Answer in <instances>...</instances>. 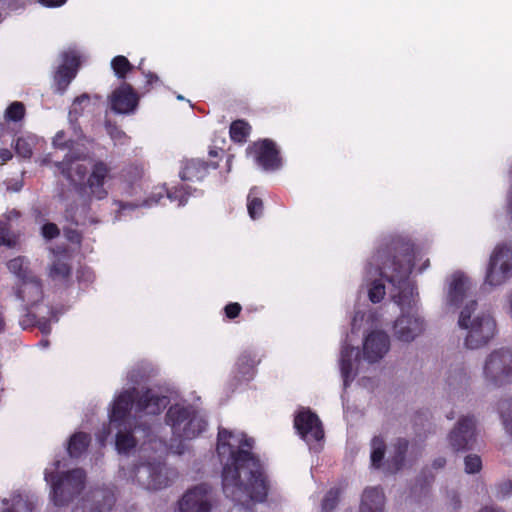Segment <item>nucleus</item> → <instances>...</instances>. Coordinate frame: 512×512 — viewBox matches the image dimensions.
Wrapping results in <instances>:
<instances>
[{
  "mask_svg": "<svg viewBox=\"0 0 512 512\" xmlns=\"http://www.w3.org/2000/svg\"><path fill=\"white\" fill-rule=\"evenodd\" d=\"M254 439L227 429L218 432L217 452L230 457L222 469V489L235 502L229 512H255L251 501L264 502L269 481L260 459L252 452Z\"/></svg>",
  "mask_w": 512,
  "mask_h": 512,
  "instance_id": "1",
  "label": "nucleus"
},
{
  "mask_svg": "<svg viewBox=\"0 0 512 512\" xmlns=\"http://www.w3.org/2000/svg\"><path fill=\"white\" fill-rule=\"evenodd\" d=\"M414 259L413 242L399 235L383 237L372 256L381 278L392 286L393 301L401 308L410 306L412 302L413 287L409 275L414 267Z\"/></svg>",
  "mask_w": 512,
  "mask_h": 512,
  "instance_id": "2",
  "label": "nucleus"
},
{
  "mask_svg": "<svg viewBox=\"0 0 512 512\" xmlns=\"http://www.w3.org/2000/svg\"><path fill=\"white\" fill-rule=\"evenodd\" d=\"M477 305L476 300H469L462 308L458 320L459 327L468 330L465 345L469 349H478L487 345L497 333L496 321L489 313L477 315L471 321Z\"/></svg>",
  "mask_w": 512,
  "mask_h": 512,
  "instance_id": "3",
  "label": "nucleus"
},
{
  "mask_svg": "<svg viewBox=\"0 0 512 512\" xmlns=\"http://www.w3.org/2000/svg\"><path fill=\"white\" fill-rule=\"evenodd\" d=\"M165 422L172 429L173 435L183 439H194L207 427V422L192 405L179 403L169 407Z\"/></svg>",
  "mask_w": 512,
  "mask_h": 512,
  "instance_id": "4",
  "label": "nucleus"
},
{
  "mask_svg": "<svg viewBox=\"0 0 512 512\" xmlns=\"http://www.w3.org/2000/svg\"><path fill=\"white\" fill-rule=\"evenodd\" d=\"M45 480L51 483V497L55 506L68 505L85 487L86 473L75 468L62 473H45Z\"/></svg>",
  "mask_w": 512,
  "mask_h": 512,
  "instance_id": "5",
  "label": "nucleus"
},
{
  "mask_svg": "<svg viewBox=\"0 0 512 512\" xmlns=\"http://www.w3.org/2000/svg\"><path fill=\"white\" fill-rule=\"evenodd\" d=\"M485 378L495 386L512 381V349L500 348L489 354L484 365Z\"/></svg>",
  "mask_w": 512,
  "mask_h": 512,
  "instance_id": "6",
  "label": "nucleus"
},
{
  "mask_svg": "<svg viewBox=\"0 0 512 512\" xmlns=\"http://www.w3.org/2000/svg\"><path fill=\"white\" fill-rule=\"evenodd\" d=\"M512 275V248L497 245L492 252L485 275V284L499 286Z\"/></svg>",
  "mask_w": 512,
  "mask_h": 512,
  "instance_id": "7",
  "label": "nucleus"
},
{
  "mask_svg": "<svg viewBox=\"0 0 512 512\" xmlns=\"http://www.w3.org/2000/svg\"><path fill=\"white\" fill-rule=\"evenodd\" d=\"M246 153L264 171H276L282 167L280 150L276 143L269 138L259 139L249 144Z\"/></svg>",
  "mask_w": 512,
  "mask_h": 512,
  "instance_id": "8",
  "label": "nucleus"
},
{
  "mask_svg": "<svg viewBox=\"0 0 512 512\" xmlns=\"http://www.w3.org/2000/svg\"><path fill=\"white\" fill-rule=\"evenodd\" d=\"M112 168L104 160L97 159L91 165L90 173L86 179L85 194L89 200H103L108 196L105 188L106 181L112 179Z\"/></svg>",
  "mask_w": 512,
  "mask_h": 512,
  "instance_id": "9",
  "label": "nucleus"
},
{
  "mask_svg": "<svg viewBox=\"0 0 512 512\" xmlns=\"http://www.w3.org/2000/svg\"><path fill=\"white\" fill-rule=\"evenodd\" d=\"M134 477L147 490H159L169 485L165 464L161 461L136 465Z\"/></svg>",
  "mask_w": 512,
  "mask_h": 512,
  "instance_id": "10",
  "label": "nucleus"
},
{
  "mask_svg": "<svg viewBox=\"0 0 512 512\" xmlns=\"http://www.w3.org/2000/svg\"><path fill=\"white\" fill-rule=\"evenodd\" d=\"M78 157L68 153L62 161L55 162V167L61 175L70 183L74 190L80 195L85 194V184L88 175L87 167L78 162Z\"/></svg>",
  "mask_w": 512,
  "mask_h": 512,
  "instance_id": "11",
  "label": "nucleus"
},
{
  "mask_svg": "<svg viewBox=\"0 0 512 512\" xmlns=\"http://www.w3.org/2000/svg\"><path fill=\"white\" fill-rule=\"evenodd\" d=\"M212 501V487L201 483L183 495L179 501V509L181 512H210Z\"/></svg>",
  "mask_w": 512,
  "mask_h": 512,
  "instance_id": "12",
  "label": "nucleus"
},
{
  "mask_svg": "<svg viewBox=\"0 0 512 512\" xmlns=\"http://www.w3.org/2000/svg\"><path fill=\"white\" fill-rule=\"evenodd\" d=\"M476 421L473 416L461 417L454 429L450 432L448 440L455 451L469 450L472 448L476 437Z\"/></svg>",
  "mask_w": 512,
  "mask_h": 512,
  "instance_id": "13",
  "label": "nucleus"
},
{
  "mask_svg": "<svg viewBox=\"0 0 512 512\" xmlns=\"http://www.w3.org/2000/svg\"><path fill=\"white\" fill-rule=\"evenodd\" d=\"M294 427L305 441H321L324 438L322 423L310 409L300 410L295 415Z\"/></svg>",
  "mask_w": 512,
  "mask_h": 512,
  "instance_id": "14",
  "label": "nucleus"
},
{
  "mask_svg": "<svg viewBox=\"0 0 512 512\" xmlns=\"http://www.w3.org/2000/svg\"><path fill=\"white\" fill-rule=\"evenodd\" d=\"M139 95L131 84L123 81L110 96L111 110L117 114L133 113L139 104Z\"/></svg>",
  "mask_w": 512,
  "mask_h": 512,
  "instance_id": "15",
  "label": "nucleus"
},
{
  "mask_svg": "<svg viewBox=\"0 0 512 512\" xmlns=\"http://www.w3.org/2000/svg\"><path fill=\"white\" fill-rule=\"evenodd\" d=\"M168 398L151 388L137 389L135 394V412L137 414L159 415L165 409Z\"/></svg>",
  "mask_w": 512,
  "mask_h": 512,
  "instance_id": "16",
  "label": "nucleus"
},
{
  "mask_svg": "<svg viewBox=\"0 0 512 512\" xmlns=\"http://www.w3.org/2000/svg\"><path fill=\"white\" fill-rule=\"evenodd\" d=\"M63 63L58 67L54 81L56 90L63 94L72 80L76 77L79 66L80 57L75 51L64 52L62 55Z\"/></svg>",
  "mask_w": 512,
  "mask_h": 512,
  "instance_id": "17",
  "label": "nucleus"
},
{
  "mask_svg": "<svg viewBox=\"0 0 512 512\" xmlns=\"http://www.w3.org/2000/svg\"><path fill=\"white\" fill-rule=\"evenodd\" d=\"M137 388L122 391L114 400L109 414L110 422L116 427H122L130 420L129 415L132 407L135 408V394Z\"/></svg>",
  "mask_w": 512,
  "mask_h": 512,
  "instance_id": "18",
  "label": "nucleus"
},
{
  "mask_svg": "<svg viewBox=\"0 0 512 512\" xmlns=\"http://www.w3.org/2000/svg\"><path fill=\"white\" fill-rule=\"evenodd\" d=\"M389 348V336L383 331H372L363 343L364 357L368 362L375 363L384 357Z\"/></svg>",
  "mask_w": 512,
  "mask_h": 512,
  "instance_id": "19",
  "label": "nucleus"
},
{
  "mask_svg": "<svg viewBox=\"0 0 512 512\" xmlns=\"http://www.w3.org/2000/svg\"><path fill=\"white\" fill-rule=\"evenodd\" d=\"M424 320L419 316H399L394 323V335L403 342H411L424 331Z\"/></svg>",
  "mask_w": 512,
  "mask_h": 512,
  "instance_id": "20",
  "label": "nucleus"
},
{
  "mask_svg": "<svg viewBox=\"0 0 512 512\" xmlns=\"http://www.w3.org/2000/svg\"><path fill=\"white\" fill-rule=\"evenodd\" d=\"M218 163L200 159H188L182 162L179 176L182 181L198 182L207 177L211 170H216Z\"/></svg>",
  "mask_w": 512,
  "mask_h": 512,
  "instance_id": "21",
  "label": "nucleus"
},
{
  "mask_svg": "<svg viewBox=\"0 0 512 512\" xmlns=\"http://www.w3.org/2000/svg\"><path fill=\"white\" fill-rule=\"evenodd\" d=\"M15 296L24 303V308L29 309L43 298V288L40 279L35 276L22 283H17Z\"/></svg>",
  "mask_w": 512,
  "mask_h": 512,
  "instance_id": "22",
  "label": "nucleus"
},
{
  "mask_svg": "<svg viewBox=\"0 0 512 512\" xmlns=\"http://www.w3.org/2000/svg\"><path fill=\"white\" fill-rule=\"evenodd\" d=\"M469 279L461 272L452 275L447 295L449 306L459 307L466 299L467 292L470 289Z\"/></svg>",
  "mask_w": 512,
  "mask_h": 512,
  "instance_id": "23",
  "label": "nucleus"
},
{
  "mask_svg": "<svg viewBox=\"0 0 512 512\" xmlns=\"http://www.w3.org/2000/svg\"><path fill=\"white\" fill-rule=\"evenodd\" d=\"M385 495L380 487L366 488L362 494L360 512H384Z\"/></svg>",
  "mask_w": 512,
  "mask_h": 512,
  "instance_id": "24",
  "label": "nucleus"
},
{
  "mask_svg": "<svg viewBox=\"0 0 512 512\" xmlns=\"http://www.w3.org/2000/svg\"><path fill=\"white\" fill-rule=\"evenodd\" d=\"M409 448V441L405 438H398L393 444V453L386 461V471L396 473L404 466L406 454Z\"/></svg>",
  "mask_w": 512,
  "mask_h": 512,
  "instance_id": "25",
  "label": "nucleus"
},
{
  "mask_svg": "<svg viewBox=\"0 0 512 512\" xmlns=\"http://www.w3.org/2000/svg\"><path fill=\"white\" fill-rule=\"evenodd\" d=\"M8 270L16 276L18 283L33 279L36 275L30 268V262L25 256H17L10 259L6 264Z\"/></svg>",
  "mask_w": 512,
  "mask_h": 512,
  "instance_id": "26",
  "label": "nucleus"
},
{
  "mask_svg": "<svg viewBox=\"0 0 512 512\" xmlns=\"http://www.w3.org/2000/svg\"><path fill=\"white\" fill-rule=\"evenodd\" d=\"M91 443V436L86 432H76L69 438L67 452L71 458H79L88 449Z\"/></svg>",
  "mask_w": 512,
  "mask_h": 512,
  "instance_id": "27",
  "label": "nucleus"
},
{
  "mask_svg": "<svg viewBox=\"0 0 512 512\" xmlns=\"http://www.w3.org/2000/svg\"><path fill=\"white\" fill-rule=\"evenodd\" d=\"M371 453L370 460L371 466L375 469H380L384 466V459L386 454V441L385 439L378 435L374 436L370 442Z\"/></svg>",
  "mask_w": 512,
  "mask_h": 512,
  "instance_id": "28",
  "label": "nucleus"
},
{
  "mask_svg": "<svg viewBox=\"0 0 512 512\" xmlns=\"http://www.w3.org/2000/svg\"><path fill=\"white\" fill-rule=\"evenodd\" d=\"M115 446L119 453H128L137 446V440L132 429H127L126 424L117 427Z\"/></svg>",
  "mask_w": 512,
  "mask_h": 512,
  "instance_id": "29",
  "label": "nucleus"
},
{
  "mask_svg": "<svg viewBox=\"0 0 512 512\" xmlns=\"http://www.w3.org/2000/svg\"><path fill=\"white\" fill-rule=\"evenodd\" d=\"M71 273H72L71 265L67 261H65L61 258L55 259L49 269V277L53 281H59V282H63V283H66L69 281V279L71 277Z\"/></svg>",
  "mask_w": 512,
  "mask_h": 512,
  "instance_id": "30",
  "label": "nucleus"
},
{
  "mask_svg": "<svg viewBox=\"0 0 512 512\" xmlns=\"http://www.w3.org/2000/svg\"><path fill=\"white\" fill-rule=\"evenodd\" d=\"M250 124L243 119L233 121L229 127L230 139L235 143L243 144L247 141L251 133Z\"/></svg>",
  "mask_w": 512,
  "mask_h": 512,
  "instance_id": "31",
  "label": "nucleus"
},
{
  "mask_svg": "<svg viewBox=\"0 0 512 512\" xmlns=\"http://www.w3.org/2000/svg\"><path fill=\"white\" fill-rule=\"evenodd\" d=\"M355 354L354 347L344 345L340 353V370L344 379V384L347 385L353 370V357Z\"/></svg>",
  "mask_w": 512,
  "mask_h": 512,
  "instance_id": "32",
  "label": "nucleus"
},
{
  "mask_svg": "<svg viewBox=\"0 0 512 512\" xmlns=\"http://www.w3.org/2000/svg\"><path fill=\"white\" fill-rule=\"evenodd\" d=\"M260 359L252 351H244L237 359V369L243 376L249 375L253 372L254 368L259 364Z\"/></svg>",
  "mask_w": 512,
  "mask_h": 512,
  "instance_id": "33",
  "label": "nucleus"
},
{
  "mask_svg": "<svg viewBox=\"0 0 512 512\" xmlns=\"http://www.w3.org/2000/svg\"><path fill=\"white\" fill-rule=\"evenodd\" d=\"M111 68L118 79L125 80L127 75L134 69H137L123 55H117L111 60Z\"/></svg>",
  "mask_w": 512,
  "mask_h": 512,
  "instance_id": "34",
  "label": "nucleus"
},
{
  "mask_svg": "<svg viewBox=\"0 0 512 512\" xmlns=\"http://www.w3.org/2000/svg\"><path fill=\"white\" fill-rule=\"evenodd\" d=\"M247 210L252 219H257L263 214L264 204L257 196V188H252L247 196Z\"/></svg>",
  "mask_w": 512,
  "mask_h": 512,
  "instance_id": "35",
  "label": "nucleus"
},
{
  "mask_svg": "<svg viewBox=\"0 0 512 512\" xmlns=\"http://www.w3.org/2000/svg\"><path fill=\"white\" fill-rule=\"evenodd\" d=\"M18 240V235L11 231L10 223L0 220V247L15 248Z\"/></svg>",
  "mask_w": 512,
  "mask_h": 512,
  "instance_id": "36",
  "label": "nucleus"
},
{
  "mask_svg": "<svg viewBox=\"0 0 512 512\" xmlns=\"http://www.w3.org/2000/svg\"><path fill=\"white\" fill-rule=\"evenodd\" d=\"M102 500V504H97L95 507H90L88 512H110L115 503L114 496L110 494L103 495ZM86 509V502L83 501L81 505H77L74 508L73 512H87Z\"/></svg>",
  "mask_w": 512,
  "mask_h": 512,
  "instance_id": "37",
  "label": "nucleus"
},
{
  "mask_svg": "<svg viewBox=\"0 0 512 512\" xmlns=\"http://www.w3.org/2000/svg\"><path fill=\"white\" fill-rule=\"evenodd\" d=\"M33 504L20 494L13 495L10 504L3 509V512H32Z\"/></svg>",
  "mask_w": 512,
  "mask_h": 512,
  "instance_id": "38",
  "label": "nucleus"
},
{
  "mask_svg": "<svg viewBox=\"0 0 512 512\" xmlns=\"http://www.w3.org/2000/svg\"><path fill=\"white\" fill-rule=\"evenodd\" d=\"M89 103L90 96L86 93L76 97L70 107L68 118H71L73 121L79 120L84 113L85 106Z\"/></svg>",
  "mask_w": 512,
  "mask_h": 512,
  "instance_id": "39",
  "label": "nucleus"
},
{
  "mask_svg": "<svg viewBox=\"0 0 512 512\" xmlns=\"http://www.w3.org/2000/svg\"><path fill=\"white\" fill-rule=\"evenodd\" d=\"M340 493L339 488L333 487L325 494L321 505L322 512H332L337 507Z\"/></svg>",
  "mask_w": 512,
  "mask_h": 512,
  "instance_id": "40",
  "label": "nucleus"
},
{
  "mask_svg": "<svg viewBox=\"0 0 512 512\" xmlns=\"http://www.w3.org/2000/svg\"><path fill=\"white\" fill-rule=\"evenodd\" d=\"M499 410L505 429L512 436V398L501 401Z\"/></svg>",
  "mask_w": 512,
  "mask_h": 512,
  "instance_id": "41",
  "label": "nucleus"
},
{
  "mask_svg": "<svg viewBox=\"0 0 512 512\" xmlns=\"http://www.w3.org/2000/svg\"><path fill=\"white\" fill-rule=\"evenodd\" d=\"M25 116V106L22 102L15 101L11 103L5 111L7 121L18 122Z\"/></svg>",
  "mask_w": 512,
  "mask_h": 512,
  "instance_id": "42",
  "label": "nucleus"
},
{
  "mask_svg": "<svg viewBox=\"0 0 512 512\" xmlns=\"http://www.w3.org/2000/svg\"><path fill=\"white\" fill-rule=\"evenodd\" d=\"M192 194L191 187L184 184L176 186L168 192L169 198L178 200L179 205H184Z\"/></svg>",
  "mask_w": 512,
  "mask_h": 512,
  "instance_id": "43",
  "label": "nucleus"
},
{
  "mask_svg": "<svg viewBox=\"0 0 512 512\" xmlns=\"http://www.w3.org/2000/svg\"><path fill=\"white\" fill-rule=\"evenodd\" d=\"M385 296V286L380 280H375L371 283L368 291L369 300L372 303H379Z\"/></svg>",
  "mask_w": 512,
  "mask_h": 512,
  "instance_id": "44",
  "label": "nucleus"
},
{
  "mask_svg": "<svg viewBox=\"0 0 512 512\" xmlns=\"http://www.w3.org/2000/svg\"><path fill=\"white\" fill-rule=\"evenodd\" d=\"M104 126L107 134L113 141L122 143V140L126 138L125 132L122 131L116 123L106 119Z\"/></svg>",
  "mask_w": 512,
  "mask_h": 512,
  "instance_id": "45",
  "label": "nucleus"
},
{
  "mask_svg": "<svg viewBox=\"0 0 512 512\" xmlns=\"http://www.w3.org/2000/svg\"><path fill=\"white\" fill-rule=\"evenodd\" d=\"M465 472L468 474L478 473L482 468V460L478 455L470 454L464 459Z\"/></svg>",
  "mask_w": 512,
  "mask_h": 512,
  "instance_id": "46",
  "label": "nucleus"
},
{
  "mask_svg": "<svg viewBox=\"0 0 512 512\" xmlns=\"http://www.w3.org/2000/svg\"><path fill=\"white\" fill-rule=\"evenodd\" d=\"M15 151L22 158L29 159L33 154L32 146L23 137H19L15 142Z\"/></svg>",
  "mask_w": 512,
  "mask_h": 512,
  "instance_id": "47",
  "label": "nucleus"
},
{
  "mask_svg": "<svg viewBox=\"0 0 512 512\" xmlns=\"http://www.w3.org/2000/svg\"><path fill=\"white\" fill-rule=\"evenodd\" d=\"M447 382L449 386L453 387L456 385H466L468 382V378L464 368L460 367L458 369H455L453 373H450V375L447 378Z\"/></svg>",
  "mask_w": 512,
  "mask_h": 512,
  "instance_id": "48",
  "label": "nucleus"
},
{
  "mask_svg": "<svg viewBox=\"0 0 512 512\" xmlns=\"http://www.w3.org/2000/svg\"><path fill=\"white\" fill-rule=\"evenodd\" d=\"M137 70L141 71V73L145 77V85H144L145 92H149L151 87H153L154 85H156L160 82L159 77L155 73L150 72V71L146 72L145 70L142 69V62L139 63V65L137 66Z\"/></svg>",
  "mask_w": 512,
  "mask_h": 512,
  "instance_id": "49",
  "label": "nucleus"
},
{
  "mask_svg": "<svg viewBox=\"0 0 512 512\" xmlns=\"http://www.w3.org/2000/svg\"><path fill=\"white\" fill-rule=\"evenodd\" d=\"M52 143L55 148L64 150L70 149L74 142L72 140H67L65 138V132L61 130L55 134Z\"/></svg>",
  "mask_w": 512,
  "mask_h": 512,
  "instance_id": "50",
  "label": "nucleus"
},
{
  "mask_svg": "<svg viewBox=\"0 0 512 512\" xmlns=\"http://www.w3.org/2000/svg\"><path fill=\"white\" fill-rule=\"evenodd\" d=\"M42 236L47 240H52L60 235V230L55 223L49 222L41 228Z\"/></svg>",
  "mask_w": 512,
  "mask_h": 512,
  "instance_id": "51",
  "label": "nucleus"
},
{
  "mask_svg": "<svg viewBox=\"0 0 512 512\" xmlns=\"http://www.w3.org/2000/svg\"><path fill=\"white\" fill-rule=\"evenodd\" d=\"M25 310L27 312L20 318L19 324L22 329L27 330L35 327L38 318L34 313L30 312L29 309Z\"/></svg>",
  "mask_w": 512,
  "mask_h": 512,
  "instance_id": "52",
  "label": "nucleus"
},
{
  "mask_svg": "<svg viewBox=\"0 0 512 512\" xmlns=\"http://www.w3.org/2000/svg\"><path fill=\"white\" fill-rule=\"evenodd\" d=\"M241 311L242 306L238 302H230L224 307V314L230 320L237 318Z\"/></svg>",
  "mask_w": 512,
  "mask_h": 512,
  "instance_id": "53",
  "label": "nucleus"
},
{
  "mask_svg": "<svg viewBox=\"0 0 512 512\" xmlns=\"http://www.w3.org/2000/svg\"><path fill=\"white\" fill-rule=\"evenodd\" d=\"M497 496L505 498L512 494V481L510 479H505L500 482L497 487Z\"/></svg>",
  "mask_w": 512,
  "mask_h": 512,
  "instance_id": "54",
  "label": "nucleus"
},
{
  "mask_svg": "<svg viewBox=\"0 0 512 512\" xmlns=\"http://www.w3.org/2000/svg\"><path fill=\"white\" fill-rule=\"evenodd\" d=\"M35 326H37L43 334H49L51 331L50 320L46 318L37 319Z\"/></svg>",
  "mask_w": 512,
  "mask_h": 512,
  "instance_id": "55",
  "label": "nucleus"
},
{
  "mask_svg": "<svg viewBox=\"0 0 512 512\" xmlns=\"http://www.w3.org/2000/svg\"><path fill=\"white\" fill-rule=\"evenodd\" d=\"M66 238L72 243H80L81 242V234L74 229L65 230Z\"/></svg>",
  "mask_w": 512,
  "mask_h": 512,
  "instance_id": "56",
  "label": "nucleus"
},
{
  "mask_svg": "<svg viewBox=\"0 0 512 512\" xmlns=\"http://www.w3.org/2000/svg\"><path fill=\"white\" fill-rule=\"evenodd\" d=\"M68 119H69V123H70L71 129L73 130L74 134L79 139H81L83 132H82V129H81V126H80L78 120L73 121L71 118H68Z\"/></svg>",
  "mask_w": 512,
  "mask_h": 512,
  "instance_id": "57",
  "label": "nucleus"
},
{
  "mask_svg": "<svg viewBox=\"0 0 512 512\" xmlns=\"http://www.w3.org/2000/svg\"><path fill=\"white\" fill-rule=\"evenodd\" d=\"M40 3L46 7H60L64 5L67 0H39Z\"/></svg>",
  "mask_w": 512,
  "mask_h": 512,
  "instance_id": "58",
  "label": "nucleus"
},
{
  "mask_svg": "<svg viewBox=\"0 0 512 512\" xmlns=\"http://www.w3.org/2000/svg\"><path fill=\"white\" fill-rule=\"evenodd\" d=\"M12 158V153L9 149L2 148L0 149V159L2 163H6Z\"/></svg>",
  "mask_w": 512,
  "mask_h": 512,
  "instance_id": "59",
  "label": "nucleus"
},
{
  "mask_svg": "<svg viewBox=\"0 0 512 512\" xmlns=\"http://www.w3.org/2000/svg\"><path fill=\"white\" fill-rule=\"evenodd\" d=\"M20 212L17 211L16 209H12L10 211H8L5 215L6 219L4 221H7L8 223L12 220V219H17L20 217Z\"/></svg>",
  "mask_w": 512,
  "mask_h": 512,
  "instance_id": "60",
  "label": "nucleus"
},
{
  "mask_svg": "<svg viewBox=\"0 0 512 512\" xmlns=\"http://www.w3.org/2000/svg\"><path fill=\"white\" fill-rule=\"evenodd\" d=\"M445 464L446 459L444 457H438L433 461L432 466L434 469H441L445 466Z\"/></svg>",
  "mask_w": 512,
  "mask_h": 512,
  "instance_id": "61",
  "label": "nucleus"
},
{
  "mask_svg": "<svg viewBox=\"0 0 512 512\" xmlns=\"http://www.w3.org/2000/svg\"><path fill=\"white\" fill-rule=\"evenodd\" d=\"M507 312L508 314L512 317V292L510 293V295L508 296L507 298Z\"/></svg>",
  "mask_w": 512,
  "mask_h": 512,
  "instance_id": "62",
  "label": "nucleus"
},
{
  "mask_svg": "<svg viewBox=\"0 0 512 512\" xmlns=\"http://www.w3.org/2000/svg\"><path fill=\"white\" fill-rule=\"evenodd\" d=\"M422 417H425V419H428L426 413H417V415L415 416V419H414L415 425L420 424V422L422 421Z\"/></svg>",
  "mask_w": 512,
  "mask_h": 512,
  "instance_id": "63",
  "label": "nucleus"
},
{
  "mask_svg": "<svg viewBox=\"0 0 512 512\" xmlns=\"http://www.w3.org/2000/svg\"><path fill=\"white\" fill-rule=\"evenodd\" d=\"M479 512H504V511L496 510V509L489 508V507H485V508H482Z\"/></svg>",
  "mask_w": 512,
  "mask_h": 512,
  "instance_id": "64",
  "label": "nucleus"
}]
</instances>
